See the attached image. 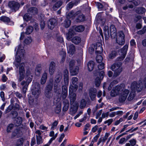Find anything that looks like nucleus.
I'll return each mask as SVG.
<instances>
[{
  "mask_svg": "<svg viewBox=\"0 0 146 146\" xmlns=\"http://www.w3.org/2000/svg\"><path fill=\"white\" fill-rule=\"evenodd\" d=\"M58 83H54V90L55 93L58 95V100H60L61 98L64 100L66 99L68 94V88L66 86L62 87V92L61 93V87L58 86Z\"/></svg>",
  "mask_w": 146,
  "mask_h": 146,
  "instance_id": "f257e3e1",
  "label": "nucleus"
},
{
  "mask_svg": "<svg viewBox=\"0 0 146 146\" xmlns=\"http://www.w3.org/2000/svg\"><path fill=\"white\" fill-rule=\"evenodd\" d=\"M24 54V48L22 46L21 44L19 45L17 48V51L16 53L15 60L13 62V64L15 65L17 68H18L19 66V64H20L21 62V57L23 56Z\"/></svg>",
  "mask_w": 146,
  "mask_h": 146,
  "instance_id": "f03ea898",
  "label": "nucleus"
},
{
  "mask_svg": "<svg viewBox=\"0 0 146 146\" xmlns=\"http://www.w3.org/2000/svg\"><path fill=\"white\" fill-rule=\"evenodd\" d=\"M122 64L120 62H116L111 66V69L115 72L113 76L116 77L119 75L122 72V69L121 67Z\"/></svg>",
  "mask_w": 146,
  "mask_h": 146,
  "instance_id": "7ed1b4c3",
  "label": "nucleus"
},
{
  "mask_svg": "<svg viewBox=\"0 0 146 146\" xmlns=\"http://www.w3.org/2000/svg\"><path fill=\"white\" fill-rule=\"evenodd\" d=\"M35 84L34 86L31 89L32 94L35 97L38 98L40 93V88L39 83H33L32 85Z\"/></svg>",
  "mask_w": 146,
  "mask_h": 146,
  "instance_id": "20e7f679",
  "label": "nucleus"
},
{
  "mask_svg": "<svg viewBox=\"0 0 146 146\" xmlns=\"http://www.w3.org/2000/svg\"><path fill=\"white\" fill-rule=\"evenodd\" d=\"M22 135V132L20 127H17L12 132L10 138L11 139H15L19 138Z\"/></svg>",
  "mask_w": 146,
  "mask_h": 146,
  "instance_id": "39448f33",
  "label": "nucleus"
},
{
  "mask_svg": "<svg viewBox=\"0 0 146 146\" xmlns=\"http://www.w3.org/2000/svg\"><path fill=\"white\" fill-rule=\"evenodd\" d=\"M129 92V91L128 89H125L121 93L119 97V102L120 103L124 102L126 100Z\"/></svg>",
  "mask_w": 146,
  "mask_h": 146,
  "instance_id": "423d86ee",
  "label": "nucleus"
},
{
  "mask_svg": "<svg viewBox=\"0 0 146 146\" xmlns=\"http://www.w3.org/2000/svg\"><path fill=\"white\" fill-rule=\"evenodd\" d=\"M118 36L117 37L116 42L119 45H123L125 43V35L123 33L122 31H120L119 33Z\"/></svg>",
  "mask_w": 146,
  "mask_h": 146,
  "instance_id": "0eeeda50",
  "label": "nucleus"
},
{
  "mask_svg": "<svg viewBox=\"0 0 146 146\" xmlns=\"http://www.w3.org/2000/svg\"><path fill=\"white\" fill-rule=\"evenodd\" d=\"M50 84H48L46 86L45 91V95L46 97L50 99L51 98V90H52L54 83H50Z\"/></svg>",
  "mask_w": 146,
  "mask_h": 146,
  "instance_id": "6e6552de",
  "label": "nucleus"
},
{
  "mask_svg": "<svg viewBox=\"0 0 146 146\" xmlns=\"http://www.w3.org/2000/svg\"><path fill=\"white\" fill-rule=\"evenodd\" d=\"M96 49V54H97L96 58V60L98 63H100L102 61L103 58L101 55H99L98 54H100L102 52L103 49L101 46H97Z\"/></svg>",
  "mask_w": 146,
  "mask_h": 146,
  "instance_id": "1a4fd4ad",
  "label": "nucleus"
},
{
  "mask_svg": "<svg viewBox=\"0 0 146 146\" xmlns=\"http://www.w3.org/2000/svg\"><path fill=\"white\" fill-rule=\"evenodd\" d=\"M8 5L12 10H13L15 11L18 10L20 7V4L14 1L9 2L8 3Z\"/></svg>",
  "mask_w": 146,
  "mask_h": 146,
  "instance_id": "9d476101",
  "label": "nucleus"
},
{
  "mask_svg": "<svg viewBox=\"0 0 146 146\" xmlns=\"http://www.w3.org/2000/svg\"><path fill=\"white\" fill-rule=\"evenodd\" d=\"M74 88V86H70L69 88V96L70 97V103H73L75 101L76 99V94L73 92L72 89L71 88Z\"/></svg>",
  "mask_w": 146,
  "mask_h": 146,
  "instance_id": "9b49d317",
  "label": "nucleus"
},
{
  "mask_svg": "<svg viewBox=\"0 0 146 146\" xmlns=\"http://www.w3.org/2000/svg\"><path fill=\"white\" fill-rule=\"evenodd\" d=\"M57 21L55 18L50 19L48 21V26L49 29L52 30L55 27L57 23Z\"/></svg>",
  "mask_w": 146,
  "mask_h": 146,
  "instance_id": "f8f14e48",
  "label": "nucleus"
},
{
  "mask_svg": "<svg viewBox=\"0 0 146 146\" xmlns=\"http://www.w3.org/2000/svg\"><path fill=\"white\" fill-rule=\"evenodd\" d=\"M122 90V87L120 86L117 85L113 88L111 93V95L112 97H115L117 95L119 92Z\"/></svg>",
  "mask_w": 146,
  "mask_h": 146,
  "instance_id": "ddd939ff",
  "label": "nucleus"
},
{
  "mask_svg": "<svg viewBox=\"0 0 146 146\" xmlns=\"http://www.w3.org/2000/svg\"><path fill=\"white\" fill-rule=\"evenodd\" d=\"M128 48V46L127 45H125L123 48L121 50V52L123 56L118 57L117 58V60L121 61L123 60L125 58L126 54Z\"/></svg>",
  "mask_w": 146,
  "mask_h": 146,
  "instance_id": "4468645a",
  "label": "nucleus"
},
{
  "mask_svg": "<svg viewBox=\"0 0 146 146\" xmlns=\"http://www.w3.org/2000/svg\"><path fill=\"white\" fill-rule=\"evenodd\" d=\"M96 89H92L90 90L89 95L92 101H94L96 99Z\"/></svg>",
  "mask_w": 146,
  "mask_h": 146,
  "instance_id": "2eb2a0df",
  "label": "nucleus"
},
{
  "mask_svg": "<svg viewBox=\"0 0 146 146\" xmlns=\"http://www.w3.org/2000/svg\"><path fill=\"white\" fill-rule=\"evenodd\" d=\"M55 63L54 62H51L49 65V72L50 74L52 75L53 74L55 70Z\"/></svg>",
  "mask_w": 146,
  "mask_h": 146,
  "instance_id": "dca6fc26",
  "label": "nucleus"
},
{
  "mask_svg": "<svg viewBox=\"0 0 146 146\" xmlns=\"http://www.w3.org/2000/svg\"><path fill=\"white\" fill-rule=\"evenodd\" d=\"M132 84L133 83L135 84L137 88V92H140L142 90L143 87L142 86H141L140 85L144 84L145 87L146 88V83H131Z\"/></svg>",
  "mask_w": 146,
  "mask_h": 146,
  "instance_id": "f3484780",
  "label": "nucleus"
},
{
  "mask_svg": "<svg viewBox=\"0 0 146 146\" xmlns=\"http://www.w3.org/2000/svg\"><path fill=\"white\" fill-rule=\"evenodd\" d=\"M75 34L74 31L72 29H70L68 32L66 34V38L68 40H71L73 36Z\"/></svg>",
  "mask_w": 146,
  "mask_h": 146,
  "instance_id": "a211bd4d",
  "label": "nucleus"
},
{
  "mask_svg": "<svg viewBox=\"0 0 146 146\" xmlns=\"http://www.w3.org/2000/svg\"><path fill=\"white\" fill-rule=\"evenodd\" d=\"M27 12L29 14L35 15L38 13V10L36 7H31L28 9Z\"/></svg>",
  "mask_w": 146,
  "mask_h": 146,
  "instance_id": "6ab92c4d",
  "label": "nucleus"
},
{
  "mask_svg": "<svg viewBox=\"0 0 146 146\" xmlns=\"http://www.w3.org/2000/svg\"><path fill=\"white\" fill-rule=\"evenodd\" d=\"M79 68L77 66H75L72 68L70 69V73L72 75L74 76L77 74L79 72Z\"/></svg>",
  "mask_w": 146,
  "mask_h": 146,
  "instance_id": "aec40b11",
  "label": "nucleus"
},
{
  "mask_svg": "<svg viewBox=\"0 0 146 146\" xmlns=\"http://www.w3.org/2000/svg\"><path fill=\"white\" fill-rule=\"evenodd\" d=\"M99 77H97L95 79V82H101L105 75L104 71H101L100 73Z\"/></svg>",
  "mask_w": 146,
  "mask_h": 146,
  "instance_id": "412c9836",
  "label": "nucleus"
},
{
  "mask_svg": "<svg viewBox=\"0 0 146 146\" xmlns=\"http://www.w3.org/2000/svg\"><path fill=\"white\" fill-rule=\"evenodd\" d=\"M98 69L96 70L94 72V73L95 75H97L98 73L100 72L99 70H102L104 68V63H102L98 65Z\"/></svg>",
  "mask_w": 146,
  "mask_h": 146,
  "instance_id": "4be33fe9",
  "label": "nucleus"
},
{
  "mask_svg": "<svg viewBox=\"0 0 146 146\" xmlns=\"http://www.w3.org/2000/svg\"><path fill=\"white\" fill-rule=\"evenodd\" d=\"M63 2L62 1H59L56 2L53 6L52 8L54 10H57L62 5Z\"/></svg>",
  "mask_w": 146,
  "mask_h": 146,
  "instance_id": "5701e85b",
  "label": "nucleus"
},
{
  "mask_svg": "<svg viewBox=\"0 0 146 146\" xmlns=\"http://www.w3.org/2000/svg\"><path fill=\"white\" fill-rule=\"evenodd\" d=\"M69 50L68 53L70 54L71 56L74 53L75 51V47L72 44L70 45L69 46Z\"/></svg>",
  "mask_w": 146,
  "mask_h": 146,
  "instance_id": "b1692460",
  "label": "nucleus"
},
{
  "mask_svg": "<svg viewBox=\"0 0 146 146\" xmlns=\"http://www.w3.org/2000/svg\"><path fill=\"white\" fill-rule=\"evenodd\" d=\"M71 41L75 44H78L81 42V39L80 37L76 36L72 38Z\"/></svg>",
  "mask_w": 146,
  "mask_h": 146,
  "instance_id": "393cba45",
  "label": "nucleus"
},
{
  "mask_svg": "<svg viewBox=\"0 0 146 146\" xmlns=\"http://www.w3.org/2000/svg\"><path fill=\"white\" fill-rule=\"evenodd\" d=\"M95 63L92 61H90L88 63L87 66L89 71H91L94 68Z\"/></svg>",
  "mask_w": 146,
  "mask_h": 146,
  "instance_id": "a878e982",
  "label": "nucleus"
},
{
  "mask_svg": "<svg viewBox=\"0 0 146 146\" xmlns=\"http://www.w3.org/2000/svg\"><path fill=\"white\" fill-rule=\"evenodd\" d=\"M25 64L24 63H21L19 64V73H25V70L24 68Z\"/></svg>",
  "mask_w": 146,
  "mask_h": 146,
  "instance_id": "bb28decb",
  "label": "nucleus"
},
{
  "mask_svg": "<svg viewBox=\"0 0 146 146\" xmlns=\"http://www.w3.org/2000/svg\"><path fill=\"white\" fill-rule=\"evenodd\" d=\"M30 83H21V84L23 86L22 88L23 92L24 93H25L27 90L28 86Z\"/></svg>",
  "mask_w": 146,
  "mask_h": 146,
  "instance_id": "cd10ccee",
  "label": "nucleus"
},
{
  "mask_svg": "<svg viewBox=\"0 0 146 146\" xmlns=\"http://www.w3.org/2000/svg\"><path fill=\"white\" fill-rule=\"evenodd\" d=\"M24 139L23 137H20L17 140L15 146H23L24 143Z\"/></svg>",
  "mask_w": 146,
  "mask_h": 146,
  "instance_id": "c85d7f7f",
  "label": "nucleus"
},
{
  "mask_svg": "<svg viewBox=\"0 0 146 146\" xmlns=\"http://www.w3.org/2000/svg\"><path fill=\"white\" fill-rule=\"evenodd\" d=\"M105 29H104V33L106 40H108L110 37L109 33L108 27L105 26Z\"/></svg>",
  "mask_w": 146,
  "mask_h": 146,
  "instance_id": "c756f323",
  "label": "nucleus"
},
{
  "mask_svg": "<svg viewBox=\"0 0 146 146\" xmlns=\"http://www.w3.org/2000/svg\"><path fill=\"white\" fill-rule=\"evenodd\" d=\"M18 112L15 110L11 111L9 114V115L11 116L12 119H15L18 116Z\"/></svg>",
  "mask_w": 146,
  "mask_h": 146,
  "instance_id": "7c9ffc66",
  "label": "nucleus"
},
{
  "mask_svg": "<svg viewBox=\"0 0 146 146\" xmlns=\"http://www.w3.org/2000/svg\"><path fill=\"white\" fill-rule=\"evenodd\" d=\"M14 127V124L10 123L7 126L6 128V131L7 133H11Z\"/></svg>",
  "mask_w": 146,
  "mask_h": 146,
  "instance_id": "2f4dec72",
  "label": "nucleus"
},
{
  "mask_svg": "<svg viewBox=\"0 0 146 146\" xmlns=\"http://www.w3.org/2000/svg\"><path fill=\"white\" fill-rule=\"evenodd\" d=\"M61 104L60 102L56 106L55 108V112L56 114H59L61 111Z\"/></svg>",
  "mask_w": 146,
  "mask_h": 146,
  "instance_id": "473e14b6",
  "label": "nucleus"
},
{
  "mask_svg": "<svg viewBox=\"0 0 146 146\" xmlns=\"http://www.w3.org/2000/svg\"><path fill=\"white\" fill-rule=\"evenodd\" d=\"M15 123L18 124V125H21L22 122V117H18L15 119L14 121Z\"/></svg>",
  "mask_w": 146,
  "mask_h": 146,
  "instance_id": "72a5a7b5",
  "label": "nucleus"
},
{
  "mask_svg": "<svg viewBox=\"0 0 146 146\" xmlns=\"http://www.w3.org/2000/svg\"><path fill=\"white\" fill-rule=\"evenodd\" d=\"M110 36L112 38H114L116 36V28L110 29Z\"/></svg>",
  "mask_w": 146,
  "mask_h": 146,
  "instance_id": "f704fd0d",
  "label": "nucleus"
},
{
  "mask_svg": "<svg viewBox=\"0 0 146 146\" xmlns=\"http://www.w3.org/2000/svg\"><path fill=\"white\" fill-rule=\"evenodd\" d=\"M71 23V21L68 19H67L64 21L63 26L66 28H68L70 26Z\"/></svg>",
  "mask_w": 146,
  "mask_h": 146,
  "instance_id": "c9c22d12",
  "label": "nucleus"
},
{
  "mask_svg": "<svg viewBox=\"0 0 146 146\" xmlns=\"http://www.w3.org/2000/svg\"><path fill=\"white\" fill-rule=\"evenodd\" d=\"M42 70L41 66L40 65L37 66L36 68L35 71V74L37 76L39 75Z\"/></svg>",
  "mask_w": 146,
  "mask_h": 146,
  "instance_id": "e433bc0d",
  "label": "nucleus"
},
{
  "mask_svg": "<svg viewBox=\"0 0 146 146\" xmlns=\"http://www.w3.org/2000/svg\"><path fill=\"white\" fill-rule=\"evenodd\" d=\"M84 29V27L82 25H79L76 27L74 28L75 30L78 32H81L83 31Z\"/></svg>",
  "mask_w": 146,
  "mask_h": 146,
  "instance_id": "4c0bfd02",
  "label": "nucleus"
},
{
  "mask_svg": "<svg viewBox=\"0 0 146 146\" xmlns=\"http://www.w3.org/2000/svg\"><path fill=\"white\" fill-rule=\"evenodd\" d=\"M78 2L77 1H76L75 2H71L69 3L67 5V9L68 10L72 8L74 5H76L77 4Z\"/></svg>",
  "mask_w": 146,
  "mask_h": 146,
  "instance_id": "58836bf2",
  "label": "nucleus"
},
{
  "mask_svg": "<svg viewBox=\"0 0 146 146\" xmlns=\"http://www.w3.org/2000/svg\"><path fill=\"white\" fill-rule=\"evenodd\" d=\"M145 9L143 7L138 8L136 10V12L139 14H143L145 12Z\"/></svg>",
  "mask_w": 146,
  "mask_h": 146,
  "instance_id": "ea45409f",
  "label": "nucleus"
},
{
  "mask_svg": "<svg viewBox=\"0 0 146 146\" xmlns=\"http://www.w3.org/2000/svg\"><path fill=\"white\" fill-rule=\"evenodd\" d=\"M13 102L11 101V104L8 106L7 108L5 110V113H7L10 112L13 109Z\"/></svg>",
  "mask_w": 146,
  "mask_h": 146,
  "instance_id": "a19ab883",
  "label": "nucleus"
},
{
  "mask_svg": "<svg viewBox=\"0 0 146 146\" xmlns=\"http://www.w3.org/2000/svg\"><path fill=\"white\" fill-rule=\"evenodd\" d=\"M37 144L38 145H40L43 143L42 137L41 136L36 135Z\"/></svg>",
  "mask_w": 146,
  "mask_h": 146,
  "instance_id": "79ce46f5",
  "label": "nucleus"
},
{
  "mask_svg": "<svg viewBox=\"0 0 146 146\" xmlns=\"http://www.w3.org/2000/svg\"><path fill=\"white\" fill-rule=\"evenodd\" d=\"M32 39L31 37H28L26 38L24 41V42L26 44H29L32 42Z\"/></svg>",
  "mask_w": 146,
  "mask_h": 146,
  "instance_id": "37998d69",
  "label": "nucleus"
},
{
  "mask_svg": "<svg viewBox=\"0 0 146 146\" xmlns=\"http://www.w3.org/2000/svg\"><path fill=\"white\" fill-rule=\"evenodd\" d=\"M86 102L84 99H82L80 102V107L81 109L84 108L86 106Z\"/></svg>",
  "mask_w": 146,
  "mask_h": 146,
  "instance_id": "c03bdc74",
  "label": "nucleus"
},
{
  "mask_svg": "<svg viewBox=\"0 0 146 146\" xmlns=\"http://www.w3.org/2000/svg\"><path fill=\"white\" fill-rule=\"evenodd\" d=\"M32 17V16L29 15L28 13L25 14L23 17L24 19L27 21L30 20Z\"/></svg>",
  "mask_w": 146,
  "mask_h": 146,
  "instance_id": "a18cd8bd",
  "label": "nucleus"
},
{
  "mask_svg": "<svg viewBox=\"0 0 146 146\" xmlns=\"http://www.w3.org/2000/svg\"><path fill=\"white\" fill-rule=\"evenodd\" d=\"M33 28L32 26H29L26 29V31L25 33L27 35L30 34L33 31Z\"/></svg>",
  "mask_w": 146,
  "mask_h": 146,
  "instance_id": "49530a36",
  "label": "nucleus"
},
{
  "mask_svg": "<svg viewBox=\"0 0 146 146\" xmlns=\"http://www.w3.org/2000/svg\"><path fill=\"white\" fill-rule=\"evenodd\" d=\"M47 74L45 72L42 75L41 79V82H46L47 78Z\"/></svg>",
  "mask_w": 146,
  "mask_h": 146,
  "instance_id": "de8ad7c7",
  "label": "nucleus"
},
{
  "mask_svg": "<svg viewBox=\"0 0 146 146\" xmlns=\"http://www.w3.org/2000/svg\"><path fill=\"white\" fill-rule=\"evenodd\" d=\"M76 16L75 12L73 11L70 12L67 15V18H70L72 17H74Z\"/></svg>",
  "mask_w": 146,
  "mask_h": 146,
  "instance_id": "09e8293b",
  "label": "nucleus"
},
{
  "mask_svg": "<svg viewBox=\"0 0 146 146\" xmlns=\"http://www.w3.org/2000/svg\"><path fill=\"white\" fill-rule=\"evenodd\" d=\"M12 102H13V110L16 111H19V105L17 103H16L14 104H13L14 102L12 101Z\"/></svg>",
  "mask_w": 146,
  "mask_h": 146,
  "instance_id": "8fccbe9b",
  "label": "nucleus"
},
{
  "mask_svg": "<svg viewBox=\"0 0 146 146\" xmlns=\"http://www.w3.org/2000/svg\"><path fill=\"white\" fill-rule=\"evenodd\" d=\"M116 55V52L115 51H113L111 52L110 53L109 55V58L110 59H113Z\"/></svg>",
  "mask_w": 146,
  "mask_h": 146,
  "instance_id": "3c124183",
  "label": "nucleus"
},
{
  "mask_svg": "<svg viewBox=\"0 0 146 146\" xmlns=\"http://www.w3.org/2000/svg\"><path fill=\"white\" fill-rule=\"evenodd\" d=\"M62 78V76L61 74H59L57 75L55 78V82H60L61 81Z\"/></svg>",
  "mask_w": 146,
  "mask_h": 146,
  "instance_id": "603ef678",
  "label": "nucleus"
},
{
  "mask_svg": "<svg viewBox=\"0 0 146 146\" xmlns=\"http://www.w3.org/2000/svg\"><path fill=\"white\" fill-rule=\"evenodd\" d=\"M69 106L68 103H64V106L62 108V111L65 112L68 109Z\"/></svg>",
  "mask_w": 146,
  "mask_h": 146,
  "instance_id": "864d4df0",
  "label": "nucleus"
},
{
  "mask_svg": "<svg viewBox=\"0 0 146 146\" xmlns=\"http://www.w3.org/2000/svg\"><path fill=\"white\" fill-rule=\"evenodd\" d=\"M77 20L78 22L83 21L85 20V17L82 14L79 15L77 18Z\"/></svg>",
  "mask_w": 146,
  "mask_h": 146,
  "instance_id": "5fc2aeb1",
  "label": "nucleus"
},
{
  "mask_svg": "<svg viewBox=\"0 0 146 146\" xmlns=\"http://www.w3.org/2000/svg\"><path fill=\"white\" fill-rule=\"evenodd\" d=\"M60 54L61 56V57H62V61L63 62L65 60L66 53L63 51H61L60 52Z\"/></svg>",
  "mask_w": 146,
  "mask_h": 146,
  "instance_id": "6e6d98bb",
  "label": "nucleus"
},
{
  "mask_svg": "<svg viewBox=\"0 0 146 146\" xmlns=\"http://www.w3.org/2000/svg\"><path fill=\"white\" fill-rule=\"evenodd\" d=\"M76 63L75 61L74 60H71L69 62V66L70 69L75 66V65Z\"/></svg>",
  "mask_w": 146,
  "mask_h": 146,
  "instance_id": "4d7b16f0",
  "label": "nucleus"
},
{
  "mask_svg": "<svg viewBox=\"0 0 146 146\" xmlns=\"http://www.w3.org/2000/svg\"><path fill=\"white\" fill-rule=\"evenodd\" d=\"M0 20L4 22H9L10 21L9 18L5 16L1 17L0 18Z\"/></svg>",
  "mask_w": 146,
  "mask_h": 146,
  "instance_id": "13d9d810",
  "label": "nucleus"
},
{
  "mask_svg": "<svg viewBox=\"0 0 146 146\" xmlns=\"http://www.w3.org/2000/svg\"><path fill=\"white\" fill-rule=\"evenodd\" d=\"M110 135V133H109L106 132L103 139H102V142H105L106 140L107 139L108 136Z\"/></svg>",
  "mask_w": 146,
  "mask_h": 146,
  "instance_id": "bf43d9fd",
  "label": "nucleus"
},
{
  "mask_svg": "<svg viewBox=\"0 0 146 146\" xmlns=\"http://www.w3.org/2000/svg\"><path fill=\"white\" fill-rule=\"evenodd\" d=\"M58 123V122L57 121H55L52 124L51 129L53 130L54 128L57 126Z\"/></svg>",
  "mask_w": 146,
  "mask_h": 146,
  "instance_id": "052dcab7",
  "label": "nucleus"
},
{
  "mask_svg": "<svg viewBox=\"0 0 146 146\" xmlns=\"http://www.w3.org/2000/svg\"><path fill=\"white\" fill-rule=\"evenodd\" d=\"M129 142L132 146H134L136 143V140L135 139H133L129 141Z\"/></svg>",
  "mask_w": 146,
  "mask_h": 146,
  "instance_id": "680f3d73",
  "label": "nucleus"
},
{
  "mask_svg": "<svg viewBox=\"0 0 146 146\" xmlns=\"http://www.w3.org/2000/svg\"><path fill=\"white\" fill-rule=\"evenodd\" d=\"M129 2H131L134 1V4L136 6L138 5L140 3V2L139 0H128Z\"/></svg>",
  "mask_w": 146,
  "mask_h": 146,
  "instance_id": "e2e57ef3",
  "label": "nucleus"
},
{
  "mask_svg": "<svg viewBox=\"0 0 146 146\" xmlns=\"http://www.w3.org/2000/svg\"><path fill=\"white\" fill-rule=\"evenodd\" d=\"M126 141V138L125 137H122L120 139L118 143L119 144H123L124 142Z\"/></svg>",
  "mask_w": 146,
  "mask_h": 146,
  "instance_id": "0e129e2a",
  "label": "nucleus"
},
{
  "mask_svg": "<svg viewBox=\"0 0 146 146\" xmlns=\"http://www.w3.org/2000/svg\"><path fill=\"white\" fill-rule=\"evenodd\" d=\"M33 75H31V77H29V76H27L26 77V82H31L33 79Z\"/></svg>",
  "mask_w": 146,
  "mask_h": 146,
  "instance_id": "69168bd1",
  "label": "nucleus"
},
{
  "mask_svg": "<svg viewBox=\"0 0 146 146\" xmlns=\"http://www.w3.org/2000/svg\"><path fill=\"white\" fill-rule=\"evenodd\" d=\"M40 25L41 29L42 30L44 29L45 26V21L44 20H41L40 21Z\"/></svg>",
  "mask_w": 146,
  "mask_h": 146,
  "instance_id": "338daca9",
  "label": "nucleus"
},
{
  "mask_svg": "<svg viewBox=\"0 0 146 146\" xmlns=\"http://www.w3.org/2000/svg\"><path fill=\"white\" fill-rule=\"evenodd\" d=\"M25 73H19L20 76L19 78V82L21 81L24 78Z\"/></svg>",
  "mask_w": 146,
  "mask_h": 146,
  "instance_id": "774afa93",
  "label": "nucleus"
}]
</instances>
